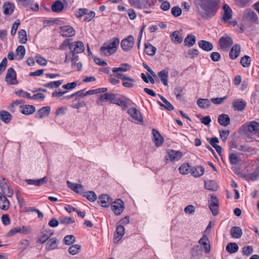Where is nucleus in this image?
<instances>
[{"label":"nucleus","instance_id":"obj_37","mask_svg":"<svg viewBox=\"0 0 259 259\" xmlns=\"http://www.w3.org/2000/svg\"><path fill=\"white\" fill-rule=\"evenodd\" d=\"M196 42V37L193 34L188 35L184 40L185 46L188 47H192Z\"/></svg>","mask_w":259,"mask_h":259},{"label":"nucleus","instance_id":"obj_11","mask_svg":"<svg viewBox=\"0 0 259 259\" xmlns=\"http://www.w3.org/2000/svg\"><path fill=\"white\" fill-rule=\"evenodd\" d=\"M0 187L3 195L9 197L12 196L13 191L10 188L9 185L7 184L5 179L0 181Z\"/></svg>","mask_w":259,"mask_h":259},{"label":"nucleus","instance_id":"obj_42","mask_svg":"<svg viewBox=\"0 0 259 259\" xmlns=\"http://www.w3.org/2000/svg\"><path fill=\"white\" fill-rule=\"evenodd\" d=\"M145 46V51L146 54L151 56H154L156 53V48L150 44H146Z\"/></svg>","mask_w":259,"mask_h":259},{"label":"nucleus","instance_id":"obj_54","mask_svg":"<svg viewBox=\"0 0 259 259\" xmlns=\"http://www.w3.org/2000/svg\"><path fill=\"white\" fill-rule=\"evenodd\" d=\"M64 243L67 245H70L75 242V238L72 235L66 236L63 239Z\"/></svg>","mask_w":259,"mask_h":259},{"label":"nucleus","instance_id":"obj_8","mask_svg":"<svg viewBox=\"0 0 259 259\" xmlns=\"http://www.w3.org/2000/svg\"><path fill=\"white\" fill-rule=\"evenodd\" d=\"M112 210L116 215H120L124 209V204L121 199H117L111 203Z\"/></svg>","mask_w":259,"mask_h":259},{"label":"nucleus","instance_id":"obj_23","mask_svg":"<svg viewBox=\"0 0 259 259\" xmlns=\"http://www.w3.org/2000/svg\"><path fill=\"white\" fill-rule=\"evenodd\" d=\"M246 102L242 100L237 99L233 103V106L235 110L241 111L245 107Z\"/></svg>","mask_w":259,"mask_h":259},{"label":"nucleus","instance_id":"obj_55","mask_svg":"<svg viewBox=\"0 0 259 259\" xmlns=\"http://www.w3.org/2000/svg\"><path fill=\"white\" fill-rule=\"evenodd\" d=\"M250 57L247 55L242 57L240 60V63L244 67H248L250 64Z\"/></svg>","mask_w":259,"mask_h":259},{"label":"nucleus","instance_id":"obj_21","mask_svg":"<svg viewBox=\"0 0 259 259\" xmlns=\"http://www.w3.org/2000/svg\"><path fill=\"white\" fill-rule=\"evenodd\" d=\"M74 96H75V100H80V99L83 98L85 96H87L85 92H83V90H80L78 92H76L69 96H66L65 97H63V98H61L60 99L61 100H70L72 99Z\"/></svg>","mask_w":259,"mask_h":259},{"label":"nucleus","instance_id":"obj_17","mask_svg":"<svg viewBox=\"0 0 259 259\" xmlns=\"http://www.w3.org/2000/svg\"><path fill=\"white\" fill-rule=\"evenodd\" d=\"M124 234V228L121 225H118L114 234L113 241L117 243L120 240Z\"/></svg>","mask_w":259,"mask_h":259},{"label":"nucleus","instance_id":"obj_56","mask_svg":"<svg viewBox=\"0 0 259 259\" xmlns=\"http://www.w3.org/2000/svg\"><path fill=\"white\" fill-rule=\"evenodd\" d=\"M204 187L205 189L208 190L214 191L216 189L215 183L213 181H208L207 182H205Z\"/></svg>","mask_w":259,"mask_h":259},{"label":"nucleus","instance_id":"obj_24","mask_svg":"<svg viewBox=\"0 0 259 259\" xmlns=\"http://www.w3.org/2000/svg\"><path fill=\"white\" fill-rule=\"evenodd\" d=\"M20 112L25 115H29L33 113L35 111L34 106L30 105L21 106L20 109Z\"/></svg>","mask_w":259,"mask_h":259},{"label":"nucleus","instance_id":"obj_5","mask_svg":"<svg viewBox=\"0 0 259 259\" xmlns=\"http://www.w3.org/2000/svg\"><path fill=\"white\" fill-rule=\"evenodd\" d=\"M135 44V39L133 35H130L121 41V47L124 52L131 51Z\"/></svg>","mask_w":259,"mask_h":259},{"label":"nucleus","instance_id":"obj_59","mask_svg":"<svg viewBox=\"0 0 259 259\" xmlns=\"http://www.w3.org/2000/svg\"><path fill=\"white\" fill-rule=\"evenodd\" d=\"M15 93L16 95L20 97L26 98L27 99H30V98H31V96L29 93L23 90H18L17 91H15Z\"/></svg>","mask_w":259,"mask_h":259},{"label":"nucleus","instance_id":"obj_29","mask_svg":"<svg viewBox=\"0 0 259 259\" xmlns=\"http://www.w3.org/2000/svg\"><path fill=\"white\" fill-rule=\"evenodd\" d=\"M240 53V47L238 45H234L232 49H231V51L230 52L229 56L232 59H234L237 58Z\"/></svg>","mask_w":259,"mask_h":259},{"label":"nucleus","instance_id":"obj_27","mask_svg":"<svg viewBox=\"0 0 259 259\" xmlns=\"http://www.w3.org/2000/svg\"><path fill=\"white\" fill-rule=\"evenodd\" d=\"M247 131L250 133H257L259 132V123L252 121L246 124Z\"/></svg>","mask_w":259,"mask_h":259},{"label":"nucleus","instance_id":"obj_36","mask_svg":"<svg viewBox=\"0 0 259 259\" xmlns=\"http://www.w3.org/2000/svg\"><path fill=\"white\" fill-rule=\"evenodd\" d=\"M53 234L54 232L52 231H50L49 234H47L45 232H42L38 237L37 242L41 244L45 243Z\"/></svg>","mask_w":259,"mask_h":259},{"label":"nucleus","instance_id":"obj_38","mask_svg":"<svg viewBox=\"0 0 259 259\" xmlns=\"http://www.w3.org/2000/svg\"><path fill=\"white\" fill-rule=\"evenodd\" d=\"M197 104L200 108H207L211 105V101L207 99H199L197 101Z\"/></svg>","mask_w":259,"mask_h":259},{"label":"nucleus","instance_id":"obj_61","mask_svg":"<svg viewBox=\"0 0 259 259\" xmlns=\"http://www.w3.org/2000/svg\"><path fill=\"white\" fill-rule=\"evenodd\" d=\"M36 62L41 66H46L47 64V61L40 55H36L35 57Z\"/></svg>","mask_w":259,"mask_h":259},{"label":"nucleus","instance_id":"obj_49","mask_svg":"<svg viewBox=\"0 0 259 259\" xmlns=\"http://www.w3.org/2000/svg\"><path fill=\"white\" fill-rule=\"evenodd\" d=\"M171 39L175 44H180L183 41V38L179 36V32L174 31L171 35Z\"/></svg>","mask_w":259,"mask_h":259},{"label":"nucleus","instance_id":"obj_52","mask_svg":"<svg viewBox=\"0 0 259 259\" xmlns=\"http://www.w3.org/2000/svg\"><path fill=\"white\" fill-rule=\"evenodd\" d=\"M81 249V246L78 244H75L71 246L69 249L68 251L69 253L72 255L77 254Z\"/></svg>","mask_w":259,"mask_h":259},{"label":"nucleus","instance_id":"obj_32","mask_svg":"<svg viewBox=\"0 0 259 259\" xmlns=\"http://www.w3.org/2000/svg\"><path fill=\"white\" fill-rule=\"evenodd\" d=\"M158 75L160 78L161 81L164 85H167L168 77V72L166 70H162L158 73Z\"/></svg>","mask_w":259,"mask_h":259},{"label":"nucleus","instance_id":"obj_31","mask_svg":"<svg viewBox=\"0 0 259 259\" xmlns=\"http://www.w3.org/2000/svg\"><path fill=\"white\" fill-rule=\"evenodd\" d=\"M230 234L232 238H239L242 235V231L239 227H233L230 230Z\"/></svg>","mask_w":259,"mask_h":259},{"label":"nucleus","instance_id":"obj_58","mask_svg":"<svg viewBox=\"0 0 259 259\" xmlns=\"http://www.w3.org/2000/svg\"><path fill=\"white\" fill-rule=\"evenodd\" d=\"M245 13L247 17L252 21L254 22L257 21V17L256 14L252 10H246Z\"/></svg>","mask_w":259,"mask_h":259},{"label":"nucleus","instance_id":"obj_46","mask_svg":"<svg viewBox=\"0 0 259 259\" xmlns=\"http://www.w3.org/2000/svg\"><path fill=\"white\" fill-rule=\"evenodd\" d=\"M130 69V66L127 64H122L119 67L113 68L112 69L113 72H126Z\"/></svg>","mask_w":259,"mask_h":259},{"label":"nucleus","instance_id":"obj_48","mask_svg":"<svg viewBox=\"0 0 259 259\" xmlns=\"http://www.w3.org/2000/svg\"><path fill=\"white\" fill-rule=\"evenodd\" d=\"M83 196L85 197L89 201L94 202L97 199L96 193L92 191L83 193Z\"/></svg>","mask_w":259,"mask_h":259},{"label":"nucleus","instance_id":"obj_35","mask_svg":"<svg viewBox=\"0 0 259 259\" xmlns=\"http://www.w3.org/2000/svg\"><path fill=\"white\" fill-rule=\"evenodd\" d=\"M204 172V169L203 167L198 166L191 169V174L194 177L197 178L201 176Z\"/></svg>","mask_w":259,"mask_h":259},{"label":"nucleus","instance_id":"obj_64","mask_svg":"<svg viewBox=\"0 0 259 259\" xmlns=\"http://www.w3.org/2000/svg\"><path fill=\"white\" fill-rule=\"evenodd\" d=\"M199 54V52L197 50L192 49L190 50L187 52V57L190 58H194L197 57Z\"/></svg>","mask_w":259,"mask_h":259},{"label":"nucleus","instance_id":"obj_60","mask_svg":"<svg viewBox=\"0 0 259 259\" xmlns=\"http://www.w3.org/2000/svg\"><path fill=\"white\" fill-rule=\"evenodd\" d=\"M112 103L125 108L127 107L126 103L125 101L120 98H116V97L113 100Z\"/></svg>","mask_w":259,"mask_h":259},{"label":"nucleus","instance_id":"obj_10","mask_svg":"<svg viewBox=\"0 0 259 259\" xmlns=\"http://www.w3.org/2000/svg\"><path fill=\"white\" fill-rule=\"evenodd\" d=\"M239 155V153L235 152L232 150L229 151V160L231 164L233 165H238L242 162L241 158L240 157Z\"/></svg>","mask_w":259,"mask_h":259},{"label":"nucleus","instance_id":"obj_9","mask_svg":"<svg viewBox=\"0 0 259 259\" xmlns=\"http://www.w3.org/2000/svg\"><path fill=\"white\" fill-rule=\"evenodd\" d=\"M6 81L10 84H16L17 83L16 73L12 68H10L7 70L6 76Z\"/></svg>","mask_w":259,"mask_h":259},{"label":"nucleus","instance_id":"obj_53","mask_svg":"<svg viewBox=\"0 0 259 259\" xmlns=\"http://www.w3.org/2000/svg\"><path fill=\"white\" fill-rule=\"evenodd\" d=\"M135 82V79L130 77H126L123 80L122 85L126 88H132Z\"/></svg>","mask_w":259,"mask_h":259},{"label":"nucleus","instance_id":"obj_62","mask_svg":"<svg viewBox=\"0 0 259 259\" xmlns=\"http://www.w3.org/2000/svg\"><path fill=\"white\" fill-rule=\"evenodd\" d=\"M171 12L174 17H179L181 15L182 10L179 7H174L171 10Z\"/></svg>","mask_w":259,"mask_h":259},{"label":"nucleus","instance_id":"obj_13","mask_svg":"<svg viewBox=\"0 0 259 259\" xmlns=\"http://www.w3.org/2000/svg\"><path fill=\"white\" fill-rule=\"evenodd\" d=\"M128 2L132 6L140 9L147 8L151 6L148 0H142L141 2L140 0H128Z\"/></svg>","mask_w":259,"mask_h":259},{"label":"nucleus","instance_id":"obj_7","mask_svg":"<svg viewBox=\"0 0 259 259\" xmlns=\"http://www.w3.org/2000/svg\"><path fill=\"white\" fill-rule=\"evenodd\" d=\"M223 11H224V13L223 14V17H222L223 20L225 22H228L230 24H233V25H235L236 24V22L229 21V20L230 19H231V18H232V10L230 8V7L228 5L225 4L223 6Z\"/></svg>","mask_w":259,"mask_h":259},{"label":"nucleus","instance_id":"obj_47","mask_svg":"<svg viewBox=\"0 0 259 259\" xmlns=\"http://www.w3.org/2000/svg\"><path fill=\"white\" fill-rule=\"evenodd\" d=\"M226 249L228 252L233 253L238 251V246L236 243H230L227 245Z\"/></svg>","mask_w":259,"mask_h":259},{"label":"nucleus","instance_id":"obj_6","mask_svg":"<svg viewBox=\"0 0 259 259\" xmlns=\"http://www.w3.org/2000/svg\"><path fill=\"white\" fill-rule=\"evenodd\" d=\"M232 44V38L227 34L222 36L219 40V46L224 51H227Z\"/></svg>","mask_w":259,"mask_h":259},{"label":"nucleus","instance_id":"obj_50","mask_svg":"<svg viewBox=\"0 0 259 259\" xmlns=\"http://www.w3.org/2000/svg\"><path fill=\"white\" fill-rule=\"evenodd\" d=\"M19 41L22 44H25L27 41V33L25 30L21 29L18 32Z\"/></svg>","mask_w":259,"mask_h":259},{"label":"nucleus","instance_id":"obj_16","mask_svg":"<svg viewBox=\"0 0 259 259\" xmlns=\"http://www.w3.org/2000/svg\"><path fill=\"white\" fill-rule=\"evenodd\" d=\"M59 240L55 237L49 239L46 245V249L50 251L58 248Z\"/></svg>","mask_w":259,"mask_h":259},{"label":"nucleus","instance_id":"obj_3","mask_svg":"<svg viewBox=\"0 0 259 259\" xmlns=\"http://www.w3.org/2000/svg\"><path fill=\"white\" fill-rule=\"evenodd\" d=\"M201 7L204 11L202 14V16L205 18L214 16L217 11L214 3L210 0L203 1Z\"/></svg>","mask_w":259,"mask_h":259},{"label":"nucleus","instance_id":"obj_25","mask_svg":"<svg viewBox=\"0 0 259 259\" xmlns=\"http://www.w3.org/2000/svg\"><path fill=\"white\" fill-rule=\"evenodd\" d=\"M152 132L153 135L154 143L156 146H160L163 142V138L156 130L153 129Z\"/></svg>","mask_w":259,"mask_h":259},{"label":"nucleus","instance_id":"obj_22","mask_svg":"<svg viewBox=\"0 0 259 259\" xmlns=\"http://www.w3.org/2000/svg\"><path fill=\"white\" fill-rule=\"evenodd\" d=\"M6 196L0 192V208L4 210H8L10 207V202Z\"/></svg>","mask_w":259,"mask_h":259},{"label":"nucleus","instance_id":"obj_44","mask_svg":"<svg viewBox=\"0 0 259 259\" xmlns=\"http://www.w3.org/2000/svg\"><path fill=\"white\" fill-rule=\"evenodd\" d=\"M115 97L116 95L114 94L105 93L100 96L99 100L101 101H111L112 102Z\"/></svg>","mask_w":259,"mask_h":259},{"label":"nucleus","instance_id":"obj_63","mask_svg":"<svg viewBox=\"0 0 259 259\" xmlns=\"http://www.w3.org/2000/svg\"><path fill=\"white\" fill-rule=\"evenodd\" d=\"M88 10L86 9H79L76 11L75 15L78 18H81L83 16L87 14Z\"/></svg>","mask_w":259,"mask_h":259},{"label":"nucleus","instance_id":"obj_41","mask_svg":"<svg viewBox=\"0 0 259 259\" xmlns=\"http://www.w3.org/2000/svg\"><path fill=\"white\" fill-rule=\"evenodd\" d=\"M199 243L203 246L205 252L207 253L209 251L210 247V245L208 244V240L206 236L203 235L199 240Z\"/></svg>","mask_w":259,"mask_h":259},{"label":"nucleus","instance_id":"obj_2","mask_svg":"<svg viewBox=\"0 0 259 259\" xmlns=\"http://www.w3.org/2000/svg\"><path fill=\"white\" fill-rule=\"evenodd\" d=\"M119 44V40L117 37L105 42L100 48L101 54L105 56H111L116 52Z\"/></svg>","mask_w":259,"mask_h":259},{"label":"nucleus","instance_id":"obj_20","mask_svg":"<svg viewBox=\"0 0 259 259\" xmlns=\"http://www.w3.org/2000/svg\"><path fill=\"white\" fill-rule=\"evenodd\" d=\"M25 182L28 185H34L35 186H40L47 183V177H44V178L40 179H27L25 180Z\"/></svg>","mask_w":259,"mask_h":259},{"label":"nucleus","instance_id":"obj_28","mask_svg":"<svg viewBox=\"0 0 259 259\" xmlns=\"http://www.w3.org/2000/svg\"><path fill=\"white\" fill-rule=\"evenodd\" d=\"M218 122L222 126H226L230 123L229 116L226 114H222L218 117Z\"/></svg>","mask_w":259,"mask_h":259},{"label":"nucleus","instance_id":"obj_43","mask_svg":"<svg viewBox=\"0 0 259 259\" xmlns=\"http://www.w3.org/2000/svg\"><path fill=\"white\" fill-rule=\"evenodd\" d=\"M64 8L63 3L59 1H55L52 6V10L55 12H60Z\"/></svg>","mask_w":259,"mask_h":259},{"label":"nucleus","instance_id":"obj_4","mask_svg":"<svg viewBox=\"0 0 259 259\" xmlns=\"http://www.w3.org/2000/svg\"><path fill=\"white\" fill-rule=\"evenodd\" d=\"M127 113L132 118V121L135 123H141L143 121V116L140 111L135 107L128 109Z\"/></svg>","mask_w":259,"mask_h":259},{"label":"nucleus","instance_id":"obj_40","mask_svg":"<svg viewBox=\"0 0 259 259\" xmlns=\"http://www.w3.org/2000/svg\"><path fill=\"white\" fill-rule=\"evenodd\" d=\"M16 59L18 60L22 59L25 54V49L23 46H19L16 50Z\"/></svg>","mask_w":259,"mask_h":259},{"label":"nucleus","instance_id":"obj_18","mask_svg":"<svg viewBox=\"0 0 259 259\" xmlns=\"http://www.w3.org/2000/svg\"><path fill=\"white\" fill-rule=\"evenodd\" d=\"M51 111V108L49 106H45L41 108L38 110L35 114L36 117L41 119L49 116Z\"/></svg>","mask_w":259,"mask_h":259},{"label":"nucleus","instance_id":"obj_51","mask_svg":"<svg viewBox=\"0 0 259 259\" xmlns=\"http://www.w3.org/2000/svg\"><path fill=\"white\" fill-rule=\"evenodd\" d=\"M59 221L61 224L64 225H68L75 222V220L73 218L64 216L60 217Z\"/></svg>","mask_w":259,"mask_h":259},{"label":"nucleus","instance_id":"obj_1","mask_svg":"<svg viewBox=\"0 0 259 259\" xmlns=\"http://www.w3.org/2000/svg\"><path fill=\"white\" fill-rule=\"evenodd\" d=\"M69 49L71 52L68 54H66V57L64 62L67 63L70 61H73L77 60L76 56L75 55L82 53L84 50L83 44L80 41L72 42L69 45Z\"/></svg>","mask_w":259,"mask_h":259},{"label":"nucleus","instance_id":"obj_30","mask_svg":"<svg viewBox=\"0 0 259 259\" xmlns=\"http://www.w3.org/2000/svg\"><path fill=\"white\" fill-rule=\"evenodd\" d=\"M191 253V259H200L202 256V251L198 245H196L193 248Z\"/></svg>","mask_w":259,"mask_h":259},{"label":"nucleus","instance_id":"obj_34","mask_svg":"<svg viewBox=\"0 0 259 259\" xmlns=\"http://www.w3.org/2000/svg\"><path fill=\"white\" fill-rule=\"evenodd\" d=\"M12 118L10 113L5 110H2L0 112V119L5 123H9Z\"/></svg>","mask_w":259,"mask_h":259},{"label":"nucleus","instance_id":"obj_12","mask_svg":"<svg viewBox=\"0 0 259 259\" xmlns=\"http://www.w3.org/2000/svg\"><path fill=\"white\" fill-rule=\"evenodd\" d=\"M60 33L64 37H70L75 34L74 28L68 25L63 26L60 27Z\"/></svg>","mask_w":259,"mask_h":259},{"label":"nucleus","instance_id":"obj_45","mask_svg":"<svg viewBox=\"0 0 259 259\" xmlns=\"http://www.w3.org/2000/svg\"><path fill=\"white\" fill-rule=\"evenodd\" d=\"M190 166L188 163H183L179 168V172L182 175H186L188 174L190 171Z\"/></svg>","mask_w":259,"mask_h":259},{"label":"nucleus","instance_id":"obj_19","mask_svg":"<svg viewBox=\"0 0 259 259\" xmlns=\"http://www.w3.org/2000/svg\"><path fill=\"white\" fill-rule=\"evenodd\" d=\"M182 157V154L181 152L175 150H170L168 152V157L167 160L171 161H178Z\"/></svg>","mask_w":259,"mask_h":259},{"label":"nucleus","instance_id":"obj_33","mask_svg":"<svg viewBox=\"0 0 259 259\" xmlns=\"http://www.w3.org/2000/svg\"><path fill=\"white\" fill-rule=\"evenodd\" d=\"M158 96L160 97V99L163 102V103L161 102L158 101V103L161 106L163 107L165 109H166L167 110L171 111L174 109L173 106L163 97L161 96L160 95H158Z\"/></svg>","mask_w":259,"mask_h":259},{"label":"nucleus","instance_id":"obj_39","mask_svg":"<svg viewBox=\"0 0 259 259\" xmlns=\"http://www.w3.org/2000/svg\"><path fill=\"white\" fill-rule=\"evenodd\" d=\"M4 13L6 15H11L14 10V5L12 3H7L4 5Z\"/></svg>","mask_w":259,"mask_h":259},{"label":"nucleus","instance_id":"obj_57","mask_svg":"<svg viewBox=\"0 0 259 259\" xmlns=\"http://www.w3.org/2000/svg\"><path fill=\"white\" fill-rule=\"evenodd\" d=\"M63 83V80L51 81L44 85V87L49 88H57Z\"/></svg>","mask_w":259,"mask_h":259},{"label":"nucleus","instance_id":"obj_15","mask_svg":"<svg viewBox=\"0 0 259 259\" xmlns=\"http://www.w3.org/2000/svg\"><path fill=\"white\" fill-rule=\"evenodd\" d=\"M67 184L68 187L75 192L78 194H83L84 193V189L83 186L81 184L72 183L69 181H67Z\"/></svg>","mask_w":259,"mask_h":259},{"label":"nucleus","instance_id":"obj_26","mask_svg":"<svg viewBox=\"0 0 259 259\" xmlns=\"http://www.w3.org/2000/svg\"><path fill=\"white\" fill-rule=\"evenodd\" d=\"M198 45L201 49L207 52L210 51L213 49L212 44L206 40H200L198 41Z\"/></svg>","mask_w":259,"mask_h":259},{"label":"nucleus","instance_id":"obj_14","mask_svg":"<svg viewBox=\"0 0 259 259\" xmlns=\"http://www.w3.org/2000/svg\"><path fill=\"white\" fill-rule=\"evenodd\" d=\"M112 201V199L107 194H101L98 197V203L102 207H108Z\"/></svg>","mask_w":259,"mask_h":259}]
</instances>
